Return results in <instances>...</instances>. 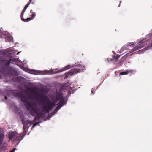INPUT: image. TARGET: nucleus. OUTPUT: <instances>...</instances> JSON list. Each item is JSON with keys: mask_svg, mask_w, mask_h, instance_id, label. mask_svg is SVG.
I'll list each match as a JSON object with an SVG mask.
<instances>
[{"mask_svg": "<svg viewBox=\"0 0 152 152\" xmlns=\"http://www.w3.org/2000/svg\"><path fill=\"white\" fill-rule=\"evenodd\" d=\"M38 96L41 99V101L46 104L40 103L42 106V108L44 111L48 112L52 110L53 108L56 105V104H58L62 103H65L64 99L62 95L59 94H58L55 99H53V102H51L49 99L45 96L39 94Z\"/></svg>", "mask_w": 152, "mask_h": 152, "instance_id": "1", "label": "nucleus"}, {"mask_svg": "<svg viewBox=\"0 0 152 152\" xmlns=\"http://www.w3.org/2000/svg\"><path fill=\"white\" fill-rule=\"evenodd\" d=\"M16 96L20 98L21 101L24 103V104L28 110L31 111H33V113H32V114L33 115H34V114H37V113L35 107V105L30 102L22 93H17Z\"/></svg>", "mask_w": 152, "mask_h": 152, "instance_id": "2", "label": "nucleus"}, {"mask_svg": "<svg viewBox=\"0 0 152 152\" xmlns=\"http://www.w3.org/2000/svg\"><path fill=\"white\" fill-rule=\"evenodd\" d=\"M84 68V66L81 65L80 64H75L74 68L68 72L67 74L71 75H75L80 73Z\"/></svg>", "mask_w": 152, "mask_h": 152, "instance_id": "3", "label": "nucleus"}, {"mask_svg": "<svg viewBox=\"0 0 152 152\" xmlns=\"http://www.w3.org/2000/svg\"><path fill=\"white\" fill-rule=\"evenodd\" d=\"M147 44V43L145 41H144L143 42H142V43L139 44L138 46H137L134 47L133 49H132L130 51V53H132L133 52L140 49L141 48H143L144 47V45H146Z\"/></svg>", "mask_w": 152, "mask_h": 152, "instance_id": "4", "label": "nucleus"}, {"mask_svg": "<svg viewBox=\"0 0 152 152\" xmlns=\"http://www.w3.org/2000/svg\"><path fill=\"white\" fill-rule=\"evenodd\" d=\"M147 44V43L145 41H144L143 42H142V43L139 44L138 46H137L134 47L133 49H132L130 51V53H132L133 52L140 49L141 48H143L144 47V45H146Z\"/></svg>", "mask_w": 152, "mask_h": 152, "instance_id": "5", "label": "nucleus"}, {"mask_svg": "<svg viewBox=\"0 0 152 152\" xmlns=\"http://www.w3.org/2000/svg\"><path fill=\"white\" fill-rule=\"evenodd\" d=\"M37 73L42 75H45V74H51L53 73H56L53 72V71L49 70H46L43 71H37Z\"/></svg>", "mask_w": 152, "mask_h": 152, "instance_id": "6", "label": "nucleus"}, {"mask_svg": "<svg viewBox=\"0 0 152 152\" xmlns=\"http://www.w3.org/2000/svg\"><path fill=\"white\" fill-rule=\"evenodd\" d=\"M23 134H18L16 135L14 139L13 140L15 141H18V143H17V144L19 143V142H20L22 140L23 138Z\"/></svg>", "mask_w": 152, "mask_h": 152, "instance_id": "7", "label": "nucleus"}, {"mask_svg": "<svg viewBox=\"0 0 152 152\" xmlns=\"http://www.w3.org/2000/svg\"><path fill=\"white\" fill-rule=\"evenodd\" d=\"M30 12L32 14V15H31V17L28 18L26 19H25L23 21L25 22H28L31 20L33 19L36 16V13L34 12H33L32 10L30 11Z\"/></svg>", "mask_w": 152, "mask_h": 152, "instance_id": "8", "label": "nucleus"}, {"mask_svg": "<svg viewBox=\"0 0 152 152\" xmlns=\"http://www.w3.org/2000/svg\"><path fill=\"white\" fill-rule=\"evenodd\" d=\"M11 75L13 76H17L18 75V73L17 71L13 68L11 67L10 69Z\"/></svg>", "mask_w": 152, "mask_h": 152, "instance_id": "9", "label": "nucleus"}, {"mask_svg": "<svg viewBox=\"0 0 152 152\" xmlns=\"http://www.w3.org/2000/svg\"><path fill=\"white\" fill-rule=\"evenodd\" d=\"M17 133L16 131H14L11 132H10L9 134L8 138L10 140H12L13 138H15Z\"/></svg>", "mask_w": 152, "mask_h": 152, "instance_id": "10", "label": "nucleus"}, {"mask_svg": "<svg viewBox=\"0 0 152 152\" xmlns=\"http://www.w3.org/2000/svg\"><path fill=\"white\" fill-rule=\"evenodd\" d=\"M23 129L24 131H25V129H26L28 127V124L29 125L28 127L30 126V125L31 124V122L30 121L28 120L24 121L23 122Z\"/></svg>", "mask_w": 152, "mask_h": 152, "instance_id": "11", "label": "nucleus"}, {"mask_svg": "<svg viewBox=\"0 0 152 152\" xmlns=\"http://www.w3.org/2000/svg\"><path fill=\"white\" fill-rule=\"evenodd\" d=\"M14 59H10V60H4L2 61V63L6 66H8L12 61H13Z\"/></svg>", "mask_w": 152, "mask_h": 152, "instance_id": "12", "label": "nucleus"}, {"mask_svg": "<svg viewBox=\"0 0 152 152\" xmlns=\"http://www.w3.org/2000/svg\"><path fill=\"white\" fill-rule=\"evenodd\" d=\"M72 67V66L70 65H68L67 66L65 67L64 68H62L58 72H62L63 71L66 70Z\"/></svg>", "mask_w": 152, "mask_h": 152, "instance_id": "13", "label": "nucleus"}, {"mask_svg": "<svg viewBox=\"0 0 152 152\" xmlns=\"http://www.w3.org/2000/svg\"><path fill=\"white\" fill-rule=\"evenodd\" d=\"M132 70H126L125 71H124L122 72H120L119 73V75H126L129 72H132Z\"/></svg>", "mask_w": 152, "mask_h": 152, "instance_id": "14", "label": "nucleus"}, {"mask_svg": "<svg viewBox=\"0 0 152 152\" xmlns=\"http://www.w3.org/2000/svg\"><path fill=\"white\" fill-rule=\"evenodd\" d=\"M66 104V103H62L59 104L56 107V109L55 110L54 112H56L58 111L63 106L64 104Z\"/></svg>", "mask_w": 152, "mask_h": 152, "instance_id": "15", "label": "nucleus"}, {"mask_svg": "<svg viewBox=\"0 0 152 152\" xmlns=\"http://www.w3.org/2000/svg\"><path fill=\"white\" fill-rule=\"evenodd\" d=\"M26 10V9L24 8L21 14V19L23 21V20H24L25 19H24L23 18V15Z\"/></svg>", "mask_w": 152, "mask_h": 152, "instance_id": "16", "label": "nucleus"}, {"mask_svg": "<svg viewBox=\"0 0 152 152\" xmlns=\"http://www.w3.org/2000/svg\"><path fill=\"white\" fill-rule=\"evenodd\" d=\"M4 136V134L0 132V146L3 142Z\"/></svg>", "mask_w": 152, "mask_h": 152, "instance_id": "17", "label": "nucleus"}, {"mask_svg": "<svg viewBox=\"0 0 152 152\" xmlns=\"http://www.w3.org/2000/svg\"><path fill=\"white\" fill-rule=\"evenodd\" d=\"M7 145L6 143H4L2 145L1 147V149L2 150H5L7 148Z\"/></svg>", "mask_w": 152, "mask_h": 152, "instance_id": "18", "label": "nucleus"}, {"mask_svg": "<svg viewBox=\"0 0 152 152\" xmlns=\"http://www.w3.org/2000/svg\"><path fill=\"white\" fill-rule=\"evenodd\" d=\"M32 0H29V2L25 5V6L24 8L26 9L28 7L29 4H30L31 3H32V4L33 3V2H32Z\"/></svg>", "mask_w": 152, "mask_h": 152, "instance_id": "19", "label": "nucleus"}, {"mask_svg": "<svg viewBox=\"0 0 152 152\" xmlns=\"http://www.w3.org/2000/svg\"><path fill=\"white\" fill-rule=\"evenodd\" d=\"M32 0H29V2L25 5V6L24 8L26 9L28 7L29 4H30L31 3H32V4L33 3V2H32Z\"/></svg>", "mask_w": 152, "mask_h": 152, "instance_id": "20", "label": "nucleus"}, {"mask_svg": "<svg viewBox=\"0 0 152 152\" xmlns=\"http://www.w3.org/2000/svg\"><path fill=\"white\" fill-rule=\"evenodd\" d=\"M28 90L29 91H31L32 92H33L34 93H37V92L35 91L34 89V88H28Z\"/></svg>", "mask_w": 152, "mask_h": 152, "instance_id": "21", "label": "nucleus"}, {"mask_svg": "<svg viewBox=\"0 0 152 152\" xmlns=\"http://www.w3.org/2000/svg\"><path fill=\"white\" fill-rule=\"evenodd\" d=\"M134 45V44L129 43L128 44V46L133 47Z\"/></svg>", "mask_w": 152, "mask_h": 152, "instance_id": "22", "label": "nucleus"}, {"mask_svg": "<svg viewBox=\"0 0 152 152\" xmlns=\"http://www.w3.org/2000/svg\"><path fill=\"white\" fill-rule=\"evenodd\" d=\"M120 57V55H117L115 57V59L116 60H117Z\"/></svg>", "mask_w": 152, "mask_h": 152, "instance_id": "23", "label": "nucleus"}, {"mask_svg": "<svg viewBox=\"0 0 152 152\" xmlns=\"http://www.w3.org/2000/svg\"><path fill=\"white\" fill-rule=\"evenodd\" d=\"M16 150L15 148H14L12 149L11 151H10L9 152H14Z\"/></svg>", "mask_w": 152, "mask_h": 152, "instance_id": "24", "label": "nucleus"}, {"mask_svg": "<svg viewBox=\"0 0 152 152\" xmlns=\"http://www.w3.org/2000/svg\"><path fill=\"white\" fill-rule=\"evenodd\" d=\"M38 123L39 122H37L34 124L33 125V127H34L36 126L37 124H38Z\"/></svg>", "mask_w": 152, "mask_h": 152, "instance_id": "25", "label": "nucleus"}, {"mask_svg": "<svg viewBox=\"0 0 152 152\" xmlns=\"http://www.w3.org/2000/svg\"><path fill=\"white\" fill-rule=\"evenodd\" d=\"M22 78V77H18V80H19V79H20V78Z\"/></svg>", "mask_w": 152, "mask_h": 152, "instance_id": "26", "label": "nucleus"}, {"mask_svg": "<svg viewBox=\"0 0 152 152\" xmlns=\"http://www.w3.org/2000/svg\"><path fill=\"white\" fill-rule=\"evenodd\" d=\"M5 99L6 100H7V96H5Z\"/></svg>", "mask_w": 152, "mask_h": 152, "instance_id": "27", "label": "nucleus"}, {"mask_svg": "<svg viewBox=\"0 0 152 152\" xmlns=\"http://www.w3.org/2000/svg\"><path fill=\"white\" fill-rule=\"evenodd\" d=\"M30 98L31 99H32V98H31V97H30Z\"/></svg>", "mask_w": 152, "mask_h": 152, "instance_id": "28", "label": "nucleus"}, {"mask_svg": "<svg viewBox=\"0 0 152 152\" xmlns=\"http://www.w3.org/2000/svg\"><path fill=\"white\" fill-rule=\"evenodd\" d=\"M123 49H124V48H122L121 50H122Z\"/></svg>", "mask_w": 152, "mask_h": 152, "instance_id": "29", "label": "nucleus"}, {"mask_svg": "<svg viewBox=\"0 0 152 152\" xmlns=\"http://www.w3.org/2000/svg\"><path fill=\"white\" fill-rule=\"evenodd\" d=\"M151 46H152V44H151Z\"/></svg>", "mask_w": 152, "mask_h": 152, "instance_id": "30", "label": "nucleus"}, {"mask_svg": "<svg viewBox=\"0 0 152 152\" xmlns=\"http://www.w3.org/2000/svg\"><path fill=\"white\" fill-rule=\"evenodd\" d=\"M140 50H139L138 51V52H140Z\"/></svg>", "mask_w": 152, "mask_h": 152, "instance_id": "31", "label": "nucleus"}, {"mask_svg": "<svg viewBox=\"0 0 152 152\" xmlns=\"http://www.w3.org/2000/svg\"><path fill=\"white\" fill-rule=\"evenodd\" d=\"M35 119H36V118H35V119H34V120H35Z\"/></svg>", "mask_w": 152, "mask_h": 152, "instance_id": "32", "label": "nucleus"}]
</instances>
